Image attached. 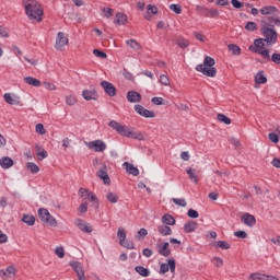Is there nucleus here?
I'll use <instances>...</instances> for the list:
<instances>
[{
    "label": "nucleus",
    "mask_w": 280,
    "mask_h": 280,
    "mask_svg": "<svg viewBox=\"0 0 280 280\" xmlns=\"http://www.w3.org/2000/svg\"><path fill=\"white\" fill-rule=\"evenodd\" d=\"M109 127L113 128V130H116L118 135L121 137H127L128 139H136L137 141H145V136L141 131L135 130L132 127H126L116 120L109 121Z\"/></svg>",
    "instance_id": "obj_1"
},
{
    "label": "nucleus",
    "mask_w": 280,
    "mask_h": 280,
    "mask_svg": "<svg viewBox=\"0 0 280 280\" xmlns=\"http://www.w3.org/2000/svg\"><path fill=\"white\" fill-rule=\"evenodd\" d=\"M23 7L25 8L26 15L31 21H43V9L36 0H22Z\"/></svg>",
    "instance_id": "obj_2"
},
{
    "label": "nucleus",
    "mask_w": 280,
    "mask_h": 280,
    "mask_svg": "<svg viewBox=\"0 0 280 280\" xmlns=\"http://www.w3.org/2000/svg\"><path fill=\"white\" fill-rule=\"evenodd\" d=\"M215 59L210 56H206L203 63H200L196 67V71L202 73L207 78H215L218 70H215Z\"/></svg>",
    "instance_id": "obj_3"
},
{
    "label": "nucleus",
    "mask_w": 280,
    "mask_h": 280,
    "mask_svg": "<svg viewBox=\"0 0 280 280\" xmlns=\"http://www.w3.org/2000/svg\"><path fill=\"white\" fill-rule=\"evenodd\" d=\"M249 51L259 54L265 60H270V50L266 49V39L258 38L254 40V46H249Z\"/></svg>",
    "instance_id": "obj_4"
},
{
    "label": "nucleus",
    "mask_w": 280,
    "mask_h": 280,
    "mask_svg": "<svg viewBox=\"0 0 280 280\" xmlns=\"http://www.w3.org/2000/svg\"><path fill=\"white\" fill-rule=\"evenodd\" d=\"M261 34L267 45H275L279 39L277 31H275L272 27L261 25Z\"/></svg>",
    "instance_id": "obj_5"
},
{
    "label": "nucleus",
    "mask_w": 280,
    "mask_h": 280,
    "mask_svg": "<svg viewBox=\"0 0 280 280\" xmlns=\"http://www.w3.org/2000/svg\"><path fill=\"white\" fill-rule=\"evenodd\" d=\"M38 218L44 224H47V226H58V221L56 218H54L51 213H49V210L45 208H39Z\"/></svg>",
    "instance_id": "obj_6"
},
{
    "label": "nucleus",
    "mask_w": 280,
    "mask_h": 280,
    "mask_svg": "<svg viewBox=\"0 0 280 280\" xmlns=\"http://www.w3.org/2000/svg\"><path fill=\"white\" fill-rule=\"evenodd\" d=\"M261 25L265 27H271V30H275V27H280L279 13H276L275 15H269L265 20H261Z\"/></svg>",
    "instance_id": "obj_7"
},
{
    "label": "nucleus",
    "mask_w": 280,
    "mask_h": 280,
    "mask_svg": "<svg viewBox=\"0 0 280 280\" xmlns=\"http://www.w3.org/2000/svg\"><path fill=\"white\" fill-rule=\"evenodd\" d=\"M84 143L89 150H94V152H104L107 148L106 142L103 140L85 141Z\"/></svg>",
    "instance_id": "obj_8"
},
{
    "label": "nucleus",
    "mask_w": 280,
    "mask_h": 280,
    "mask_svg": "<svg viewBox=\"0 0 280 280\" xmlns=\"http://www.w3.org/2000/svg\"><path fill=\"white\" fill-rule=\"evenodd\" d=\"M66 45H69V38L65 36L63 32H59L56 37L55 49H58V51H62V48Z\"/></svg>",
    "instance_id": "obj_9"
},
{
    "label": "nucleus",
    "mask_w": 280,
    "mask_h": 280,
    "mask_svg": "<svg viewBox=\"0 0 280 280\" xmlns=\"http://www.w3.org/2000/svg\"><path fill=\"white\" fill-rule=\"evenodd\" d=\"M101 86L109 97H115L117 95V88H115L113 83L108 81H102Z\"/></svg>",
    "instance_id": "obj_10"
},
{
    "label": "nucleus",
    "mask_w": 280,
    "mask_h": 280,
    "mask_svg": "<svg viewBox=\"0 0 280 280\" xmlns=\"http://www.w3.org/2000/svg\"><path fill=\"white\" fill-rule=\"evenodd\" d=\"M69 266H71V268L74 270L79 280H86V276H84V269L82 268V264L80 261H71Z\"/></svg>",
    "instance_id": "obj_11"
},
{
    "label": "nucleus",
    "mask_w": 280,
    "mask_h": 280,
    "mask_svg": "<svg viewBox=\"0 0 280 280\" xmlns=\"http://www.w3.org/2000/svg\"><path fill=\"white\" fill-rule=\"evenodd\" d=\"M135 110L138 113V115H141V117H145V119H152L156 117V114H154V112L147 109L142 105H135Z\"/></svg>",
    "instance_id": "obj_12"
},
{
    "label": "nucleus",
    "mask_w": 280,
    "mask_h": 280,
    "mask_svg": "<svg viewBox=\"0 0 280 280\" xmlns=\"http://www.w3.org/2000/svg\"><path fill=\"white\" fill-rule=\"evenodd\" d=\"M176 272V260L168 259V264H162L160 267V275H165V272Z\"/></svg>",
    "instance_id": "obj_13"
},
{
    "label": "nucleus",
    "mask_w": 280,
    "mask_h": 280,
    "mask_svg": "<svg viewBox=\"0 0 280 280\" xmlns=\"http://www.w3.org/2000/svg\"><path fill=\"white\" fill-rule=\"evenodd\" d=\"M74 224L83 233H93V226H91V223H86L82 219H75Z\"/></svg>",
    "instance_id": "obj_14"
},
{
    "label": "nucleus",
    "mask_w": 280,
    "mask_h": 280,
    "mask_svg": "<svg viewBox=\"0 0 280 280\" xmlns=\"http://www.w3.org/2000/svg\"><path fill=\"white\" fill-rule=\"evenodd\" d=\"M260 14L264 16H273L275 14H280V11L275 5H265L260 9Z\"/></svg>",
    "instance_id": "obj_15"
},
{
    "label": "nucleus",
    "mask_w": 280,
    "mask_h": 280,
    "mask_svg": "<svg viewBox=\"0 0 280 280\" xmlns=\"http://www.w3.org/2000/svg\"><path fill=\"white\" fill-rule=\"evenodd\" d=\"M4 102L11 106H21V97L12 95L10 93L4 94Z\"/></svg>",
    "instance_id": "obj_16"
},
{
    "label": "nucleus",
    "mask_w": 280,
    "mask_h": 280,
    "mask_svg": "<svg viewBox=\"0 0 280 280\" xmlns=\"http://www.w3.org/2000/svg\"><path fill=\"white\" fill-rule=\"evenodd\" d=\"M96 176L103 180L105 185H110V177L108 176V172L106 171V165H104L98 172L96 173Z\"/></svg>",
    "instance_id": "obj_17"
},
{
    "label": "nucleus",
    "mask_w": 280,
    "mask_h": 280,
    "mask_svg": "<svg viewBox=\"0 0 280 280\" xmlns=\"http://www.w3.org/2000/svg\"><path fill=\"white\" fill-rule=\"evenodd\" d=\"M241 222H243V224H245L246 226L253 228L254 224H257V219H255V215L253 214L245 213L241 218Z\"/></svg>",
    "instance_id": "obj_18"
},
{
    "label": "nucleus",
    "mask_w": 280,
    "mask_h": 280,
    "mask_svg": "<svg viewBox=\"0 0 280 280\" xmlns=\"http://www.w3.org/2000/svg\"><path fill=\"white\" fill-rule=\"evenodd\" d=\"M127 101L130 104H139V102H141V94L137 91H129L127 93Z\"/></svg>",
    "instance_id": "obj_19"
},
{
    "label": "nucleus",
    "mask_w": 280,
    "mask_h": 280,
    "mask_svg": "<svg viewBox=\"0 0 280 280\" xmlns=\"http://www.w3.org/2000/svg\"><path fill=\"white\" fill-rule=\"evenodd\" d=\"M248 280H279V278L273 277V276H268V275H264V273H252L248 277Z\"/></svg>",
    "instance_id": "obj_20"
},
{
    "label": "nucleus",
    "mask_w": 280,
    "mask_h": 280,
    "mask_svg": "<svg viewBox=\"0 0 280 280\" xmlns=\"http://www.w3.org/2000/svg\"><path fill=\"white\" fill-rule=\"evenodd\" d=\"M158 250L162 255V257H170L172 255V250L170 249V243L167 242L160 244L158 246Z\"/></svg>",
    "instance_id": "obj_21"
},
{
    "label": "nucleus",
    "mask_w": 280,
    "mask_h": 280,
    "mask_svg": "<svg viewBox=\"0 0 280 280\" xmlns=\"http://www.w3.org/2000/svg\"><path fill=\"white\" fill-rule=\"evenodd\" d=\"M83 100H86V102H91V100L96 101L97 100V91L95 90H84L82 92Z\"/></svg>",
    "instance_id": "obj_22"
},
{
    "label": "nucleus",
    "mask_w": 280,
    "mask_h": 280,
    "mask_svg": "<svg viewBox=\"0 0 280 280\" xmlns=\"http://www.w3.org/2000/svg\"><path fill=\"white\" fill-rule=\"evenodd\" d=\"M122 167H125L127 174H131V176H139V168H137L135 165L130 164L129 162H125L122 164Z\"/></svg>",
    "instance_id": "obj_23"
},
{
    "label": "nucleus",
    "mask_w": 280,
    "mask_h": 280,
    "mask_svg": "<svg viewBox=\"0 0 280 280\" xmlns=\"http://www.w3.org/2000/svg\"><path fill=\"white\" fill-rule=\"evenodd\" d=\"M12 165H14V160H12V158L3 156L0 160V166L2 167V170H10Z\"/></svg>",
    "instance_id": "obj_24"
},
{
    "label": "nucleus",
    "mask_w": 280,
    "mask_h": 280,
    "mask_svg": "<svg viewBox=\"0 0 280 280\" xmlns=\"http://www.w3.org/2000/svg\"><path fill=\"white\" fill-rule=\"evenodd\" d=\"M114 23L115 25H124L125 23H128V15L117 12Z\"/></svg>",
    "instance_id": "obj_25"
},
{
    "label": "nucleus",
    "mask_w": 280,
    "mask_h": 280,
    "mask_svg": "<svg viewBox=\"0 0 280 280\" xmlns=\"http://www.w3.org/2000/svg\"><path fill=\"white\" fill-rule=\"evenodd\" d=\"M198 229V223L196 221H188L184 225L185 233H194Z\"/></svg>",
    "instance_id": "obj_26"
},
{
    "label": "nucleus",
    "mask_w": 280,
    "mask_h": 280,
    "mask_svg": "<svg viewBox=\"0 0 280 280\" xmlns=\"http://www.w3.org/2000/svg\"><path fill=\"white\" fill-rule=\"evenodd\" d=\"M22 222H24V224H27V226H34V224H36V218L32 214H24L22 218Z\"/></svg>",
    "instance_id": "obj_27"
},
{
    "label": "nucleus",
    "mask_w": 280,
    "mask_h": 280,
    "mask_svg": "<svg viewBox=\"0 0 280 280\" xmlns=\"http://www.w3.org/2000/svg\"><path fill=\"white\" fill-rule=\"evenodd\" d=\"M162 222L163 224H166V226H174V224H176V219H174V217L171 214H164L162 217Z\"/></svg>",
    "instance_id": "obj_28"
},
{
    "label": "nucleus",
    "mask_w": 280,
    "mask_h": 280,
    "mask_svg": "<svg viewBox=\"0 0 280 280\" xmlns=\"http://www.w3.org/2000/svg\"><path fill=\"white\" fill-rule=\"evenodd\" d=\"M188 177L190 180H192V183H195L196 185H198V174L196 172V168H187L186 170Z\"/></svg>",
    "instance_id": "obj_29"
},
{
    "label": "nucleus",
    "mask_w": 280,
    "mask_h": 280,
    "mask_svg": "<svg viewBox=\"0 0 280 280\" xmlns=\"http://www.w3.org/2000/svg\"><path fill=\"white\" fill-rule=\"evenodd\" d=\"M24 82L26 84H30V86H40V80L34 78V77H26L24 78Z\"/></svg>",
    "instance_id": "obj_30"
},
{
    "label": "nucleus",
    "mask_w": 280,
    "mask_h": 280,
    "mask_svg": "<svg viewBox=\"0 0 280 280\" xmlns=\"http://www.w3.org/2000/svg\"><path fill=\"white\" fill-rule=\"evenodd\" d=\"M135 270L140 277H150V269L144 268L143 266H137Z\"/></svg>",
    "instance_id": "obj_31"
},
{
    "label": "nucleus",
    "mask_w": 280,
    "mask_h": 280,
    "mask_svg": "<svg viewBox=\"0 0 280 280\" xmlns=\"http://www.w3.org/2000/svg\"><path fill=\"white\" fill-rule=\"evenodd\" d=\"M158 231L163 236L172 235V228H170L168 225H160L158 226Z\"/></svg>",
    "instance_id": "obj_32"
},
{
    "label": "nucleus",
    "mask_w": 280,
    "mask_h": 280,
    "mask_svg": "<svg viewBox=\"0 0 280 280\" xmlns=\"http://www.w3.org/2000/svg\"><path fill=\"white\" fill-rule=\"evenodd\" d=\"M35 148H36V154H37L39 161H43L44 159H47L48 154H47V152L43 149V147H40V145L37 144Z\"/></svg>",
    "instance_id": "obj_33"
},
{
    "label": "nucleus",
    "mask_w": 280,
    "mask_h": 280,
    "mask_svg": "<svg viewBox=\"0 0 280 280\" xmlns=\"http://www.w3.org/2000/svg\"><path fill=\"white\" fill-rule=\"evenodd\" d=\"M255 82L256 84H266V82H268V79L266 78V75H264V72L260 71L255 75Z\"/></svg>",
    "instance_id": "obj_34"
},
{
    "label": "nucleus",
    "mask_w": 280,
    "mask_h": 280,
    "mask_svg": "<svg viewBox=\"0 0 280 280\" xmlns=\"http://www.w3.org/2000/svg\"><path fill=\"white\" fill-rule=\"evenodd\" d=\"M26 167L30 170L31 174H38L40 172V167L34 162L26 163Z\"/></svg>",
    "instance_id": "obj_35"
},
{
    "label": "nucleus",
    "mask_w": 280,
    "mask_h": 280,
    "mask_svg": "<svg viewBox=\"0 0 280 280\" xmlns=\"http://www.w3.org/2000/svg\"><path fill=\"white\" fill-rule=\"evenodd\" d=\"M126 44L131 49H135V51H139V49H141V44H139V42H137L136 39H129L126 42Z\"/></svg>",
    "instance_id": "obj_36"
},
{
    "label": "nucleus",
    "mask_w": 280,
    "mask_h": 280,
    "mask_svg": "<svg viewBox=\"0 0 280 280\" xmlns=\"http://www.w3.org/2000/svg\"><path fill=\"white\" fill-rule=\"evenodd\" d=\"M176 45H178V47H180V49H187V47H189V40L183 38V37H178L175 40Z\"/></svg>",
    "instance_id": "obj_37"
},
{
    "label": "nucleus",
    "mask_w": 280,
    "mask_h": 280,
    "mask_svg": "<svg viewBox=\"0 0 280 280\" xmlns=\"http://www.w3.org/2000/svg\"><path fill=\"white\" fill-rule=\"evenodd\" d=\"M228 48L229 51H232L233 56H240V54H242V48L235 44H230Z\"/></svg>",
    "instance_id": "obj_38"
},
{
    "label": "nucleus",
    "mask_w": 280,
    "mask_h": 280,
    "mask_svg": "<svg viewBox=\"0 0 280 280\" xmlns=\"http://www.w3.org/2000/svg\"><path fill=\"white\" fill-rule=\"evenodd\" d=\"M120 246H124V248H127L128 250H133L135 243L132 241H119Z\"/></svg>",
    "instance_id": "obj_39"
},
{
    "label": "nucleus",
    "mask_w": 280,
    "mask_h": 280,
    "mask_svg": "<svg viewBox=\"0 0 280 280\" xmlns=\"http://www.w3.org/2000/svg\"><path fill=\"white\" fill-rule=\"evenodd\" d=\"M217 119H218V121H221L222 124H225L226 126L231 125V118H229L224 114H218Z\"/></svg>",
    "instance_id": "obj_40"
},
{
    "label": "nucleus",
    "mask_w": 280,
    "mask_h": 280,
    "mask_svg": "<svg viewBox=\"0 0 280 280\" xmlns=\"http://www.w3.org/2000/svg\"><path fill=\"white\" fill-rule=\"evenodd\" d=\"M196 10H197V12H200L202 14V16H207V18L210 16V14H209L210 13V9H207V8L202 7V5H197Z\"/></svg>",
    "instance_id": "obj_41"
},
{
    "label": "nucleus",
    "mask_w": 280,
    "mask_h": 280,
    "mask_svg": "<svg viewBox=\"0 0 280 280\" xmlns=\"http://www.w3.org/2000/svg\"><path fill=\"white\" fill-rule=\"evenodd\" d=\"M106 198H107V200H108L109 202H112L113 205L117 203L118 200H119V197H118L116 194H114V192H108V194L106 195Z\"/></svg>",
    "instance_id": "obj_42"
},
{
    "label": "nucleus",
    "mask_w": 280,
    "mask_h": 280,
    "mask_svg": "<svg viewBox=\"0 0 280 280\" xmlns=\"http://www.w3.org/2000/svg\"><path fill=\"white\" fill-rule=\"evenodd\" d=\"M246 32H257V23L255 22H247L245 25Z\"/></svg>",
    "instance_id": "obj_43"
},
{
    "label": "nucleus",
    "mask_w": 280,
    "mask_h": 280,
    "mask_svg": "<svg viewBox=\"0 0 280 280\" xmlns=\"http://www.w3.org/2000/svg\"><path fill=\"white\" fill-rule=\"evenodd\" d=\"M147 13L148 14H159V8H156V5H154V4H148Z\"/></svg>",
    "instance_id": "obj_44"
},
{
    "label": "nucleus",
    "mask_w": 280,
    "mask_h": 280,
    "mask_svg": "<svg viewBox=\"0 0 280 280\" xmlns=\"http://www.w3.org/2000/svg\"><path fill=\"white\" fill-rule=\"evenodd\" d=\"M89 198L91 202H93L94 209H97L100 207V202L97 201V196H95V194L93 192H90Z\"/></svg>",
    "instance_id": "obj_45"
},
{
    "label": "nucleus",
    "mask_w": 280,
    "mask_h": 280,
    "mask_svg": "<svg viewBox=\"0 0 280 280\" xmlns=\"http://www.w3.org/2000/svg\"><path fill=\"white\" fill-rule=\"evenodd\" d=\"M217 246L222 248V250H229V248H231V245L225 241H218Z\"/></svg>",
    "instance_id": "obj_46"
},
{
    "label": "nucleus",
    "mask_w": 280,
    "mask_h": 280,
    "mask_svg": "<svg viewBox=\"0 0 280 280\" xmlns=\"http://www.w3.org/2000/svg\"><path fill=\"white\" fill-rule=\"evenodd\" d=\"M172 202H174V205H177V207H187V200L185 199L173 198Z\"/></svg>",
    "instance_id": "obj_47"
},
{
    "label": "nucleus",
    "mask_w": 280,
    "mask_h": 280,
    "mask_svg": "<svg viewBox=\"0 0 280 280\" xmlns=\"http://www.w3.org/2000/svg\"><path fill=\"white\" fill-rule=\"evenodd\" d=\"M170 10H172V12H175V14H182L183 7H180V4H171Z\"/></svg>",
    "instance_id": "obj_48"
},
{
    "label": "nucleus",
    "mask_w": 280,
    "mask_h": 280,
    "mask_svg": "<svg viewBox=\"0 0 280 280\" xmlns=\"http://www.w3.org/2000/svg\"><path fill=\"white\" fill-rule=\"evenodd\" d=\"M35 132H37V135H46L47 130H45V126L43 124H37L35 126Z\"/></svg>",
    "instance_id": "obj_49"
},
{
    "label": "nucleus",
    "mask_w": 280,
    "mask_h": 280,
    "mask_svg": "<svg viewBox=\"0 0 280 280\" xmlns=\"http://www.w3.org/2000/svg\"><path fill=\"white\" fill-rule=\"evenodd\" d=\"M117 237H119V242L126 241V230L124 228L118 229Z\"/></svg>",
    "instance_id": "obj_50"
},
{
    "label": "nucleus",
    "mask_w": 280,
    "mask_h": 280,
    "mask_svg": "<svg viewBox=\"0 0 280 280\" xmlns=\"http://www.w3.org/2000/svg\"><path fill=\"white\" fill-rule=\"evenodd\" d=\"M94 56H96L97 58H102V59H106L108 58V55H106V52L100 50V49H94L93 50Z\"/></svg>",
    "instance_id": "obj_51"
},
{
    "label": "nucleus",
    "mask_w": 280,
    "mask_h": 280,
    "mask_svg": "<svg viewBox=\"0 0 280 280\" xmlns=\"http://www.w3.org/2000/svg\"><path fill=\"white\" fill-rule=\"evenodd\" d=\"M102 12H103L105 19H110V16H113L114 10L110 8H103Z\"/></svg>",
    "instance_id": "obj_52"
},
{
    "label": "nucleus",
    "mask_w": 280,
    "mask_h": 280,
    "mask_svg": "<svg viewBox=\"0 0 280 280\" xmlns=\"http://www.w3.org/2000/svg\"><path fill=\"white\" fill-rule=\"evenodd\" d=\"M268 137L272 143H279V135L277 132H270Z\"/></svg>",
    "instance_id": "obj_53"
},
{
    "label": "nucleus",
    "mask_w": 280,
    "mask_h": 280,
    "mask_svg": "<svg viewBox=\"0 0 280 280\" xmlns=\"http://www.w3.org/2000/svg\"><path fill=\"white\" fill-rule=\"evenodd\" d=\"M55 255H57L59 259H62L65 257V247H56Z\"/></svg>",
    "instance_id": "obj_54"
},
{
    "label": "nucleus",
    "mask_w": 280,
    "mask_h": 280,
    "mask_svg": "<svg viewBox=\"0 0 280 280\" xmlns=\"http://www.w3.org/2000/svg\"><path fill=\"white\" fill-rule=\"evenodd\" d=\"M148 235V230L142 228L138 231L137 240H143Z\"/></svg>",
    "instance_id": "obj_55"
},
{
    "label": "nucleus",
    "mask_w": 280,
    "mask_h": 280,
    "mask_svg": "<svg viewBox=\"0 0 280 280\" xmlns=\"http://www.w3.org/2000/svg\"><path fill=\"white\" fill-rule=\"evenodd\" d=\"M79 195L81 198H89V196H91V191H89L86 188H80Z\"/></svg>",
    "instance_id": "obj_56"
},
{
    "label": "nucleus",
    "mask_w": 280,
    "mask_h": 280,
    "mask_svg": "<svg viewBox=\"0 0 280 280\" xmlns=\"http://www.w3.org/2000/svg\"><path fill=\"white\" fill-rule=\"evenodd\" d=\"M231 3L236 10H242V8H244V3L240 2V0H231Z\"/></svg>",
    "instance_id": "obj_57"
},
{
    "label": "nucleus",
    "mask_w": 280,
    "mask_h": 280,
    "mask_svg": "<svg viewBox=\"0 0 280 280\" xmlns=\"http://www.w3.org/2000/svg\"><path fill=\"white\" fill-rule=\"evenodd\" d=\"M213 264L217 268H222V266L224 265V260H222L221 257H214Z\"/></svg>",
    "instance_id": "obj_58"
},
{
    "label": "nucleus",
    "mask_w": 280,
    "mask_h": 280,
    "mask_svg": "<svg viewBox=\"0 0 280 280\" xmlns=\"http://www.w3.org/2000/svg\"><path fill=\"white\" fill-rule=\"evenodd\" d=\"M269 60H271V62H275V65H280V54H272Z\"/></svg>",
    "instance_id": "obj_59"
},
{
    "label": "nucleus",
    "mask_w": 280,
    "mask_h": 280,
    "mask_svg": "<svg viewBox=\"0 0 280 280\" xmlns=\"http://www.w3.org/2000/svg\"><path fill=\"white\" fill-rule=\"evenodd\" d=\"M188 218H192L194 220H196V218H199L200 214L198 213V211L194 210V209H189L187 212Z\"/></svg>",
    "instance_id": "obj_60"
},
{
    "label": "nucleus",
    "mask_w": 280,
    "mask_h": 280,
    "mask_svg": "<svg viewBox=\"0 0 280 280\" xmlns=\"http://www.w3.org/2000/svg\"><path fill=\"white\" fill-rule=\"evenodd\" d=\"M160 82L161 84H163L164 86H170V78H167V75L162 74L160 77Z\"/></svg>",
    "instance_id": "obj_61"
},
{
    "label": "nucleus",
    "mask_w": 280,
    "mask_h": 280,
    "mask_svg": "<svg viewBox=\"0 0 280 280\" xmlns=\"http://www.w3.org/2000/svg\"><path fill=\"white\" fill-rule=\"evenodd\" d=\"M66 102L68 106H75V103L78 102V100H75L74 96H67Z\"/></svg>",
    "instance_id": "obj_62"
},
{
    "label": "nucleus",
    "mask_w": 280,
    "mask_h": 280,
    "mask_svg": "<svg viewBox=\"0 0 280 280\" xmlns=\"http://www.w3.org/2000/svg\"><path fill=\"white\" fill-rule=\"evenodd\" d=\"M234 235L241 240H246V237H248V234L245 231H237L234 233Z\"/></svg>",
    "instance_id": "obj_63"
},
{
    "label": "nucleus",
    "mask_w": 280,
    "mask_h": 280,
    "mask_svg": "<svg viewBox=\"0 0 280 280\" xmlns=\"http://www.w3.org/2000/svg\"><path fill=\"white\" fill-rule=\"evenodd\" d=\"M142 255H143L144 257L150 258V257H152V255H154V252H153L152 249H150V248H144V249L142 250Z\"/></svg>",
    "instance_id": "obj_64"
}]
</instances>
